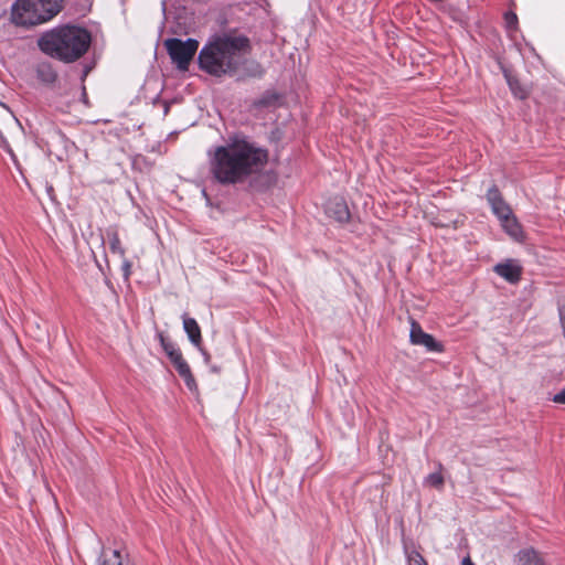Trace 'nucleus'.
<instances>
[{
    "mask_svg": "<svg viewBox=\"0 0 565 565\" xmlns=\"http://www.w3.org/2000/svg\"><path fill=\"white\" fill-rule=\"evenodd\" d=\"M324 212L329 217L334 218L339 223H344L350 217L348 205L341 196L330 198L324 203Z\"/></svg>",
    "mask_w": 565,
    "mask_h": 565,
    "instance_id": "obj_7",
    "label": "nucleus"
},
{
    "mask_svg": "<svg viewBox=\"0 0 565 565\" xmlns=\"http://www.w3.org/2000/svg\"><path fill=\"white\" fill-rule=\"evenodd\" d=\"M199 351L202 353L205 363H209L211 360V355L200 345Z\"/></svg>",
    "mask_w": 565,
    "mask_h": 565,
    "instance_id": "obj_23",
    "label": "nucleus"
},
{
    "mask_svg": "<svg viewBox=\"0 0 565 565\" xmlns=\"http://www.w3.org/2000/svg\"><path fill=\"white\" fill-rule=\"evenodd\" d=\"M98 565H129V562H125L119 551L107 550L102 553Z\"/></svg>",
    "mask_w": 565,
    "mask_h": 565,
    "instance_id": "obj_14",
    "label": "nucleus"
},
{
    "mask_svg": "<svg viewBox=\"0 0 565 565\" xmlns=\"http://www.w3.org/2000/svg\"><path fill=\"white\" fill-rule=\"evenodd\" d=\"M267 161V151L245 139H235L214 149L211 172L223 184H235L259 171Z\"/></svg>",
    "mask_w": 565,
    "mask_h": 565,
    "instance_id": "obj_1",
    "label": "nucleus"
},
{
    "mask_svg": "<svg viewBox=\"0 0 565 565\" xmlns=\"http://www.w3.org/2000/svg\"><path fill=\"white\" fill-rule=\"evenodd\" d=\"M494 273L507 281L514 284L521 278L522 268L514 260H507L494 266Z\"/></svg>",
    "mask_w": 565,
    "mask_h": 565,
    "instance_id": "obj_9",
    "label": "nucleus"
},
{
    "mask_svg": "<svg viewBox=\"0 0 565 565\" xmlns=\"http://www.w3.org/2000/svg\"><path fill=\"white\" fill-rule=\"evenodd\" d=\"M552 401L557 404H565V387L555 394Z\"/></svg>",
    "mask_w": 565,
    "mask_h": 565,
    "instance_id": "obj_21",
    "label": "nucleus"
},
{
    "mask_svg": "<svg viewBox=\"0 0 565 565\" xmlns=\"http://www.w3.org/2000/svg\"><path fill=\"white\" fill-rule=\"evenodd\" d=\"M500 225L503 231L514 241L521 242L524 238V233L521 224L518 222L516 217L511 213L507 215L504 218L499 220Z\"/></svg>",
    "mask_w": 565,
    "mask_h": 565,
    "instance_id": "obj_10",
    "label": "nucleus"
},
{
    "mask_svg": "<svg viewBox=\"0 0 565 565\" xmlns=\"http://www.w3.org/2000/svg\"><path fill=\"white\" fill-rule=\"evenodd\" d=\"M519 565H545L543 557L533 548H525L518 554Z\"/></svg>",
    "mask_w": 565,
    "mask_h": 565,
    "instance_id": "obj_12",
    "label": "nucleus"
},
{
    "mask_svg": "<svg viewBox=\"0 0 565 565\" xmlns=\"http://www.w3.org/2000/svg\"><path fill=\"white\" fill-rule=\"evenodd\" d=\"M172 364L174 365V367L178 371V373L180 374V376L183 377L186 386L190 390L195 388L196 387L195 380L191 373L189 364L183 359V356H181L180 359L174 361Z\"/></svg>",
    "mask_w": 565,
    "mask_h": 565,
    "instance_id": "obj_13",
    "label": "nucleus"
},
{
    "mask_svg": "<svg viewBox=\"0 0 565 565\" xmlns=\"http://www.w3.org/2000/svg\"><path fill=\"white\" fill-rule=\"evenodd\" d=\"M158 338L160 340L163 351L169 356L171 363H173L174 361L182 356L181 351L172 342L167 340L162 333H159Z\"/></svg>",
    "mask_w": 565,
    "mask_h": 565,
    "instance_id": "obj_15",
    "label": "nucleus"
},
{
    "mask_svg": "<svg viewBox=\"0 0 565 565\" xmlns=\"http://www.w3.org/2000/svg\"><path fill=\"white\" fill-rule=\"evenodd\" d=\"M129 267H130L129 263H126V264H125V269H126L127 271H128Z\"/></svg>",
    "mask_w": 565,
    "mask_h": 565,
    "instance_id": "obj_25",
    "label": "nucleus"
},
{
    "mask_svg": "<svg viewBox=\"0 0 565 565\" xmlns=\"http://www.w3.org/2000/svg\"><path fill=\"white\" fill-rule=\"evenodd\" d=\"M248 40L244 36H217L199 53L201 70L216 77L234 75L245 61Z\"/></svg>",
    "mask_w": 565,
    "mask_h": 565,
    "instance_id": "obj_2",
    "label": "nucleus"
},
{
    "mask_svg": "<svg viewBox=\"0 0 565 565\" xmlns=\"http://www.w3.org/2000/svg\"><path fill=\"white\" fill-rule=\"evenodd\" d=\"M508 84L515 97L520 99L526 98L527 92L519 85L518 81L508 78Z\"/></svg>",
    "mask_w": 565,
    "mask_h": 565,
    "instance_id": "obj_18",
    "label": "nucleus"
},
{
    "mask_svg": "<svg viewBox=\"0 0 565 565\" xmlns=\"http://www.w3.org/2000/svg\"><path fill=\"white\" fill-rule=\"evenodd\" d=\"M183 329L188 334L190 342L198 349L202 344V334L200 326L198 324L194 318L188 317V315L182 316Z\"/></svg>",
    "mask_w": 565,
    "mask_h": 565,
    "instance_id": "obj_11",
    "label": "nucleus"
},
{
    "mask_svg": "<svg viewBox=\"0 0 565 565\" xmlns=\"http://www.w3.org/2000/svg\"><path fill=\"white\" fill-rule=\"evenodd\" d=\"M425 483L431 486V487H435V488H441L443 484H444V477L440 472H433V473H429L426 478H425Z\"/></svg>",
    "mask_w": 565,
    "mask_h": 565,
    "instance_id": "obj_19",
    "label": "nucleus"
},
{
    "mask_svg": "<svg viewBox=\"0 0 565 565\" xmlns=\"http://www.w3.org/2000/svg\"><path fill=\"white\" fill-rule=\"evenodd\" d=\"M107 236L109 239V248L114 254L119 255L120 257H124L125 250L121 247V243L119 239V236L116 231L109 230L107 231Z\"/></svg>",
    "mask_w": 565,
    "mask_h": 565,
    "instance_id": "obj_16",
    "label": "nucleus"
},
{
    "mask_svg": "<svg viewBox=\"0 0 565 565\" xmlns=\"http://www.w3.org/2000/svg\"><path fill=\"white\" fill-rule=\"evenodd\" d=\"M487 201L491 207L492 213L498 220L504 218L512 213L511 207L502 198L499 189L493 185L487 192Z\"/></svg>",
    "mask_w": 565,
    "mask_h": 565,
    "instance_id": "obj_8",
    "label": "nucleus"
},
{
    "mask_svg": "<svg viewBox=\"0 0 565 565\" xmlns=\"http://www.w3.org/2000/svg\"><path fill=\"white\" fill-rule=\"evenodd\" d=\"M461 565H475V564L471 561L470 556H466V557L462 558Z\"/></svg>",
    "mask_w": 565,
    "mask_h": 565,
    "instance_id": "obj_24",
    "label": "nucleus"
},
{
    "mask_svg": "<svg viewBox=\"0 0 565 565\" xmlns=\"http://www.w3.org/2000/svg\"><path fill=\"white\" fill-rule=\"evenodd\" d=\"M407 565H428L426 559L416 548L405 547Z\"/></svg>",
    "mask_w": 565,
    "mask_h": 565,
    "instance_id": "obj_17",
    "label": "nucleus"
},
{
    "mask_svg": "<svg viewBox=\"0 0 565 565\" xmlns=\"http://www.w3.org/2000/svg\"><path fill=\"white\" fill-rule=\"evenodd\" d=\"M504 23L508 31H515L518 26V17L514 12L509 11L504 14Z\"/></svg>",
    "mask_w": 565,
    "mask_h": 565,
    "instance_id": "obj_20",
    "label": "nucleus"
},
{
    "mask_svg": "<svg viewBox=\"0 0 565 565\" xmlns=\"http://www.w3.org/2000/svg\"><path fill=\"white\" fill-rule=\"evenodd\" d=\"M164 47L177 68L186 71L191 61L193 60L198 49L199 42L194 39H186L185 41L172 38L164 41Z\"/></svg>",
    "mask_w": 565,
    "mask_h": 565,
    "instance_id": "obj_5",
    "label": "nucleus"
},
{
    "mask_svg": "<svg viewBox=\"0 0 565 565\" xmlns=\"http://www.w3.org/2000/svg\"><path fill=\"white\" fill-rule=\"evenodd\" d=\"M64 0H17L11 8V21L18 26H33L55 17Z\"/></svg>",
    "mask_w": 565,
    "mask_h": 565,
    "instance_id": "obj_4",
    "label": "nucleus"
},
{
    "mask_svg": "<svg viewBox=\"0 0 565 565\" xmlns=\"http://www.w3.org/2000/svg\"><path fill=\"white\" fill-rule=\"evenodd\" d=\"M0 145L8 151V153L11 156L12 159H14V153L12 149L10 148L7 139L3 137V135L0 132Z\"/></svg>",
    "mask_w": 565,
    "mask_h": 565,
    "instance_id": "obj_22",
    "label": "nucleus"
},
{
    "mask_svg": "<svg viewBox=\"0 0 565 565\" xmlns=\"http://www.w3.org/2000/svg\"><path fill=\"white\" fill-rule=\"evenodd\" d=\"M409 340L412 344L422 345L429 352H443L444 350L443 344L436 341L431 334L426 333L416 321H412Z\"/></svg>",
    "mask_w": 565,
    "mask_h": 565,
    "instance_id": "obj_6",
    "label": "nucleus"
},
{
    "mask_svg": "<svg viewBox=\"0 0 565 565\" xmlns=\"http://www.w3.org/2000/svg\"><path fill=\"white\" fill-rule=\"evenodd\" d=\"M90 40V34L85 29L64 25L44 33L39 40V46L45 54L70 63L86 53Z\"/></svg>",
    "mask_w": 565,
    "mask_h": 565,
    "instance_id": "obj_3",
    "label": "nucleus"
}]
</instances>
